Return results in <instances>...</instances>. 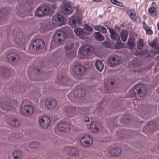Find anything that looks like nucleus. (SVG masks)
<instances>
[{"instance_id":"nucleus-47","label":"nucleus","mask_w":159,"mask_h":159,"mask_svg":"<svg viewBox=\"0 0 159 159\" xmlns=\"http://www.w3.org/2000/svg\"><path fill=\"white\" fill-rule=\"evenodd\" d=\"M76 109L74 107H70V113L72 112L75 111Z\"/></svg>"},{"instance_id":"nucleus-28","label":"nucleus","mask_w":159,"mask_h":159,"mask_svg":"<svg viewBox=\"0 0 159 159\" xmlns=\"http://www.w3.org/2000/svg\"><path fill=\"white\" fill-rule=\"evenodd\" d=\"M8 124L12 126L16 127L19 125L20 122L18 119H15L10 120Z\"/></svg>"},{"instance_id":"nucleus-41","label":"nucleus","mask_w":159,"mask_h":159,"mask_svg":"<svg viewBox=\"0 0 159 159\" xmlns=\"http://www.w3.org/2000/svg\"><path fill=\"white\" fill-rule=\"evenodd\" d=\"M137 43V48L139 50L142 49L144 46L143 41L141 39H140L138 41Z\"/></svg>"},{"instance_id":"nucleus-39","label":"nucleus","mask_w":159,"mask_h":159,"mask_svg":"<svg viewBox=\"0 0 159 159\" xmlns=\"http://www.w3.org/2000/svg\"><path fill=\"white\" fill-rule=\"evenodd\" d=\"M102 45L106 47L112 49L113 48V43H110L108 42L105 41L102 43Z\"/></svg>"},{"instance_id":"nucleus-54","label":"nucleus","mask_w":159,"mask_h":159,"mask_svg":"<svg viewBox=\"0 0 159 159\" xmlns=\"http://www.w3.org/2000/svg\"><path fill=\"white\" fill-rule=\"evenodd\" d=\"M70 14L73 12V11H71V10L72 7L70 5ZM72 11H73V10H72Z\"/></svg>"},{"instance_id":"nucleus-10","label":"nucleus","mask_w":159,"mask_h":159,"mask_svg":"<svg viewBox=\"0 0 159 159\" xmlns=\"http://www.w3.org/2000/svg\"><path fill=\"white\" fill-rule=\"evenodd\" d=\"M45 106L48 109H53L57 105V101L53 98H48L45 101Z\"/></svg>"},{"instance_id":"nucleus-57","label":"nucleus","mask_w":159,"mask_h":159,"mask_svg":"<svg viewBox=\"0 0 159 159\" xmlns=\"http://www.w3.org/2000/svg\"><path fill=\"white\" fill-rule=\"evenodd\" d=\"M110 84L111 85H112L114 84V82L113 81H111L110 83Z\"/></svg>"},{"instance_id":"nucleus-9","label":"nucleus","mask_w":159,"mask_h":159,"mask_svg":"<svg viewBox=\"0 0 159 159\" xmlns=\"http://www.w3.org/2000/svg\"><path fill=\"white\" fill-rule=\"evenodd\" d=\"M13 37L16 38L14 40L15 42L18 44L21 45L25 42V40L24 34L20 32L19 31L16 35H14Z\"/></svg>"},{"instance_id":"nucleus-61","label":"nucleus","mask_w":159,"mask_h":159,"mask_svg":"<svg viewBox=\"0 0 159 159\" xmlns=\"http://www.w3.org/2000/svg\"><path fill=\"white\" fill-rule=\"evenodd\" d=\"M68 24H70V22H68Z\"/></svg>"},{"instance_id":"nucleus-31","label":"nucleus","mask_w":159,"mask_h":159,"mask_svg":"<svg viewBox=\"0 0 159 159\" xmlns=\"http://www.w3.org/2000/svg\"><path fill=\"white\" fill-rule=\"evenodd\" d=\"M65 50L64 52V55L66 57H69L70 56V44L67 43L64 46Z\"/></svg>"},{"instance_id":"nucleus-52","label":"nucleus","mask_w":159,"mask_h":159,"mask_svg":"<svg viewBox=\"0 0 159 159\" xmlns=\"http://www.w3.org/2000/svg\"><path fill=\"white\" fill-rule=\"evenodd\" d=\"M2 17V13L1 11L0 10V20H1Z\"/></svg>"},{"instance_id":"nucleus-56","label":"nucleus","mask_w":159,"mask_h":159,"mask_svg":"<svg viewBox=\"0 0 159 159\" xmlns=\"http://www.w3.org/2000/svg\"><path fill=\"white\" fill-rule=\"evenodd\" d=\"M48 0L51 2H54L55 1H56L57 0Z\"/></svg>"},{"instance_id":"nucleus-14","label":"nucleus","mask_w":159,"mask_h":159,"mask_svg":"<svg viewBox=\"0 0 159 159\" xmlns=\"http://www.w3.org/2000/svg\"><path fill=\"white\" fill-rule=\"evenodd\" d=\"M120 62V61L119 57L116 56L111 57L109 60V63L111 66H116Z\"/></svg>"},{"instance_id":"nucleus-19","label":"nucleus","mask_w":159,"mask_h":159,"mask_svg":"<svg viewBox=\"0 0 159 159\" xmlns=\"http://www.w3.org/2000/svg\"><path fill=\"white\" fill-rule=\"evenodd\" d=\"M100 127V124L97 122L92 123L90 125V129L92 132L94 133L98 132Z\"/></svg>"},{"instance_id":"nucleus-42","label":"nucleus","mask_w":159,"mask_h":159,"mask_svg":"<svg viewBox=\"0 0 159 159\" xmlns=\"http://www.w3.org/2000/svg\"><path fill=\"white\" fill-rule=\"evenodd\" d=\"M109 1L113 4L118 6L122 7L124 6L123 4L122 3L117 0H109Z\"/></svg>"},{"instance_id":"nucleus-3","label":"nucleus","mask_w":159,"mask_h":159,"mask_svg":"<svg viewBox=\"0 0 159 159\" xmlns=\"http://www.w3.org/2000/svg\"><path fill=\"white\" fill-rule=\"evenodd\" d=\"M73 72L77 75L83 74L86 71V68L82 65H75L73 68Z\"/></svg>"},{"instance_id":"nucleus-49","label":"nucleus","mask_w":159,"mask_h":159,"mask_svg":"<svg viewBox=\"0 0 159 159\" xmlns=\"http://www.w3.org/2000/svg\"><path fill=\"white\" fill-rule=\"evenodd\" d=\"M89 119L88 117H85L84 119V121L86 122H89Z\"/></svg>"},{"instance_id":"nucleus-6","label":"nucleus","mask_w":159,"mask_h":159,"mask_svg":"<svg viewBox=\"0 0 159 159\" xmlns=\"http://www.w3.org/2000/svg\"><path fill=\"white\" fill-rule=\"evenodd\" d=\"M52 20L53 23L58 26L62 25L65 23L63 17L59 14L54 16L53 17Z\"/></svg>"},{"instance_id":"nucleus-34","label":"nucleus","mask_w":159,"mask_h":159,"mask_svg":"<svg viewBox=\"0 0 159 159\" xmlns=\"http://www.w3.org/2000/svg\"><path fill=\"white\" fill-rule=\"evenodd\" d=\"M143 28L146 31L147 34L151 35L152 34V30L145 23L143 25Z\"/></svg>"},{"instance_id":"nucleus-37","label":"nucleus","mask_w":159,"mask_h":159,"mask_svg":"<svg viewBox=\"0 0 159 159\" xmlns=\"http://www.w3.org/2000/svg\"><path fill=\"white\" fill-rule=\"evenodd\" d=\"M94 28L96 30L99 31L103 33H105L107 31L106 29L103 26L96 25L95 26Z\"/></svg>"},{"instance_id":"nucleus-53","label":"nucleus","mask_w":159,"mask_h":159,"mask_svg":"<svg viewBox=\"0 0 159 159\" xmlns=\"http://www.w3.org/2000/svg\"><path fill=\"white\" fill-rule=\"evenodd\" d=\"M92 0L94 2H99L101 1V0Z\"/></svg>"},{"instance_id":"nucleus-50","label":"nucleus","mask_w":159,"mask_h":159,"mask_svg":"<svg viewBox=\"0 0 159 159\" xmlns=\"http://www.w3.org/2000/svg\"><path fill=\"white\" fill-rule=\"evenodd\" d=\"M76 51L75 50H74L72 53L74 56H75L76 55Z\"/></svg>"},{"instance_id":"nucleus-64","label":"nucleus","mask_w":159,"mask_h":159,"mask_svg":"<svg viewBox=\"0 0 159 159\" xmlns=\"http://www.w3.org/2000/svg\"><path fill=\"white\" fill-rule=\"evenodd\" d=\"M127 119H128V120H129V119L128 118Z\"/></svg>"},{"instance_id":"nucleus-21","label":"nucleus","mask_w":159,"mask_h":159,"mask_svg":"<svg viewBox=\"0 0 159 159\" xmlns=\"http://www.w3.org/2000/svg\"><path fill=\"white\" fill-rule=\"evenodd\" d=\"M135 55L138 56H142L143 57H150L149 52L146 50L139 51L137 50L135 52Z\"/></svg>"},{"instance_id":"nucleus-30","label":"nucleus","mask_w":159,"mask_h":159,"mask_svg":"<svg viewBox=\"0 0 159 159\" xmlns=\"http://www.w3.org/2000/svg\"><path fill=\"white\" fill-rule=\"evenodd\" d=\"M124 44L120 40L119 41H117L116 42L114 47H113V48L114 49H120L124 48Z\"/></svg>"},{"instance_id":"nucleus-58","label":"nucleus","mask_w":159,"mask_h":159,"mask_svg":"<svg viewBox=\"0 0 159 159\" xmlns=\"http://www.w3.org/2000/svg\"><path fill=\"white\" fill-rule=\"evenodd\" d=\"M73 47V44H71V46H70V50H71V48Z\"/></svg>"},{"instance_id":"nucleus-46","label":"nucleus","mask_w":159,"mask_h":159,"mask_svg":"<svg viewBox=\"0 0 159 159\" xmlns=\"http://www.w3.org/2000/svg\"><path fill=\"white\" fill-rule=\"evenodd\" d=\"M70 109V107L69 106H67L66 107L64 108V111L65 112H66V113H68L69 112V110Z\"/></svg>"},{"instance_id":"nucleus-2","label":"nucleus","mask_w":159,"mask_h":159,"mask_svg":"<svg viewBox=\"0 0 159 159\" xmlns=\"http://www.w3.org/2000/svg\"><path fill=\"white\" fill-rule=\"evenodd\" d=\"M49 12V8L45 5H41L36 9L35 16L42 17L48 15Z\"/></svg>"},{"instance_id":"nucleus-20","label":"nucleus","mask_w":159,"mask_h":159,"mask_svg":"<svg viewBox=\"0 0 159 159\" xmlns=\"http://www.w3.org/2000/svg\"><path fill=\"white\" fill-rule=\"evenodd\" d=\"M150 45L151 47L154 48V49L152 50L153 53L156 54L159 53V44L154 41L151 42Z\"/></svg>"},{"instance_id":"nucleus-11","label":"nucleus","mask_w":159,"mask_h":159,"mask_svg":"<svg viewBox=\"0 0 159 159\" xmlns=\"http://www.w3.org/2000/svg\"><path fill=\"white\" fill-rule=\"evenodd\" d=\"M40 125L43 128H47L49 125L50 120L48 116H43L40 120Z\"/></svg>"},{"instance_id":"nucleus-60","label":"nucleus","mask_w":159,"mask_h":159,"mask_svg":"<svg viewBox=\"0 0 159 159\" xmlns=\"http://www.w3.org/2000/svg\"><path fill=\"white\" fill-rule=\"evenodd\" d=\"M40 69H38L37 70L38 72H39V71H40Z\"/></svg>"},{"instance_id":"nucleus-35","label":"nucleus","mask_w":159,"mask_h":159,"mask_svg":"<svg viewBox=\"0 0 159 159\" xmlns=\"http://www.w3.org/2000/svg\"><path fill=\"white\" fill-rule=\"evenodd\" d=\"M13 155L14 159H20L22 157L21 152L17 150L13 152Z\"/></svg>"},{"instance_id":"nucleus-18","label":"nucleus","mask_w":159,"mask_h":159,"mask_svg":"<svg viewBox=\"0 0 159 159\" xmlns=\"http://www.w3.org/2000/svg\"><path fill=\"white\" fill-rule=\"evenodd\" d=\"M69 8L70 4L69 3L65 2L63 3L61 7L62 12L66 15L69 14L70 13Z\"/></svg>"},{"instance_id":"nucleus-63","label":"nucleus","mask_w":159,"mask_h":159,"mask_svg":"<svg viewBox=\"0 0 159 159\" xmlns=\"http://www.w3.org/2000/svg\"><path fill=\"white\" fill-rule=\"evenodd\" d=\"M74 9H75V7H74Z\"/></svg>"},{"instance_id":"nucleus-29","label":"nucleus","mask_w":159,"mask_h":159,"mask_svg":"<svg viewBox=\"0 0 159 159\" xmlns=\"http://www.w3.org/2000/svg\"><path fill=\"white\" fill-rule=\"evenodd\" d=\"M50 25L48 24L43 23L41 25V31L43 33L48 31L50 28Z\"/></svg>"},{"instance_id":"nucleus-48","label":"nucleus","mask_w":159,"mask_h":159,"mask_svg":"<svg viewBox=\"0 0 159 159\" xmlns=\"http://www.w3.org/2000/svg\"><path fill=\"white\" fill-rule=\"evenodd\" d=\"M89 110L88 108H84V109L83 110V112L85 114H86L87 113V112H88L89 111Z\"/></svg>"},{"instance_id":"nucleus-5","label":"nucleus","mask_w":159,"mask_h":159,"mask_svg":"<svg viewBox=\"0 0 159 159\" xmlns=\"http://www.w3.org/2000/svg\"><path fill=\"white\" fill-rule=\"evenodd\" d=\"M93 50L92 47L88 45H84L81 48L80 52L83 56H88L92 53Z\"/></svg>"},{"instance_id":"nucleus-4","label":"nucleus","mask_w":159,"mask_h":159,"mask_svg":"<svg viewBox=\"0 0 159 159\" xmlns=\"http://www.w3.org/2000/svg\"><path fill=\"white\" fill-rule=\"evenodd\" d=\"M134 91L137 92L138 95L140 97H143L146 94L147 90L146 87L143 85H139L136 86Z\"/></svg>"},{"instance_id":"nucleus-40","label":"nucleus","mask_w":159,"mask_h":159,"mask_svg":"<svg viewBox=\"0 0 159 159\" xmlns=\"http://www.w3.org/2000/svg\"><path fill=\"white\" fill-rule=\"evenodd\" d=\"M80 22V18L77 16H74L73 19L72 21V23L73 24V25H72V26H75V24L76 23L79 24Z\"/></svg>"},{"instance_id":"nucleus-25","label":"nucleus","mask_w":159,"mask_h":159,"mask_svg":"<svg viewBox=\"0 0 159 159\" xmlns=\"http://www.w3.org/2000/svg\"><path fill=\"white\" fill-rule=\"evenodd\" d=\"M7 58L10 61H14L15 60L17 61L19 59V57L16 53H11L8 54Z\"/></svg>"},{"instance_id":"nucleus-26","label":"nucleus","mask_w":159,"mask_h":159,"mask_svg":"<svg viewBox=\"0 0 159 159\" xmlns=\"http://www.w3.org/2000/svg\"><path fill=\"white\" fill-rule=\"evenodd\" d=\"M95 66L98 70L102 71L104 68V65L102 62L100 60H97L95 63Z\"/></svg>"},{"instance_id":"nucleus-33","label":"nucleus","mask_w":159,"mask_h":159,"mask_svg":"<svg viewBox=\"0 0 159 159\" xmlns=\"http://www.w3.org/2000/svg\"><path fill=\"white\" fill-rule=\"evenodd\" d=\"M128 36V32L126 30H123L121 33V37L124 42L126 41Z\"/></svg>"},{"instance_id":"nucleus-15","label":"nucleus","mask_w":159,"mask_h":159,"mask_svg":"<svg viewBox=\"0 0 159 159\" xmlns=\"http://www.w3.org/2000/svg\"><path fill=\"white\" fill-rule=\"evenodd\" d=\"M121 152V149L118 147L114 148L108 151L109 154L112 156H118L120 154Z\"/></svg>"},{"instance_id":"nucleus-1","label":"nucleus","mask_w":159,"mask_h":159,"mask_svg":"<svg viewBox=\"0 0 159 159\" xmlns=\"http://www.w3.org/2000/svg\"><path fill=\"white\" fill-rule=\"evenodd\" d=\"M66 37L65 33L62 31H57L55 32L53 35L52 42L51 45V48H54L56 46H54L53 43H60L63 41Z\"/></svg>"},{"instance_id":"nucleus-36","label":"nucleus","mask_w":159,"mask_h":159,"mask_svg":"<svg viewBox=\"0 0 159 159\" xmlns=\"http://www.w3.org/2000/svg\"><path fill=\"white\" fill-rule=\"evenodd\" d=\"M156 127V124L155 122H149L147 125V128H148V130H154Z\"/></svg>"},{"instance_id":"nucleus-16","label":"nucleus","mask_w":159,"mask_h":159,"mask_svg":"<svg viewBox=\"0 0 159 159\" xmlns=\"http://www.w3.org/2000/svg\"><path fill=\"white\" fill-rule=\"evenodd\" d=\"M33 107L30 105L25 106L22 110V112L25 114L30 115L33 112Z\"/></svg>"},{"instance_id":"nucleus-13","label":"nucleus","mask_w":159,"mask_h":159,"mask_svg":"<svg viewBox=\"0 0 159 159\" xmlns=\"http://www.w3.org/2000/svg\"><path fill=\"white\" fill-rule=\"evenodd\" d=\"M75 33L76 36L81 39H83L86 34V32L83 29L79 28H76L74 29Z\"/></svg>"},{"instance_id":"nucleus-44","label":"nucleus","mask_w":159,"mask_h":159,"mask_svg":"<svg viewBox=\"0 0 159 159\" xmlns=\"http://www.w3.org/2000/svg\"><path fill=\"white\" fill-rule=\"evenodd\" d=\"M84 27L86 30L90 32H93V30L92 28L89 26L87 24H85L84 25Z\"/></svg>"},{"instance_id":"nucleus-45","label":"nucleus","mask_w":159,"mask_h":159,"mask_svg":"<svg viewBox=\"0 0 159 159\" xmlns=\"http://www.w3.org/2000/svg\"><path fill=\"white\" fill-rule=\"evenodd\" d=\"M29 146L30 148H34L37 147L39 146V144L37 142H33L30 143Z\"/></svg>"},{"instance_id":"nucleus-23","label":"nucleus","mask_w":159,"mask_h":159,"mask_svg":"<svg viewBox=\"0 0 159 159\" xmlns=\"http://www.w3.org/2000/svg\"><path fill=\"white\" fill-rule=\"evenodd\" d=\"M109 31L111 34V39L114 40H117V39H120V37H118L117 33L113 29L110 28Z\"/></svg>"},{"instance_id":"nucleus-22","label":"nucleus","mask_w":159,"mask_h":159,"mask_svg":"<svg viewBox=\"0 0 159 159\" xmlns=\"http://www.w3.org/2000/svg\"><path fill=\"white\" fill-rule=\"evenodd\" d=\"M0 106L2 109L6 110H11L13 108L9 103L5 101H3L1 103H0Z\"/></svg>"},{"instance_id":"nucleus-55","label":"nucleus","mask_w":159,"mask_h":159,"mask_svg":"<svg viewBox=\"0 0 159 159\" xmlns=\"http://www.w3.org/2000/svg\"><path fill=\"white\" fill-rule=\"evenodd\" d=\"M157 27L158 29L159 30V22H158L157 23Z\"/></svg>"},{"instance_id":"nucleus-51","label":"nucleus","mask_w":159,"mask_h":159,"mask_svg":"<svg viewBox=\"0 0 159 159\" xmlns=\"http://www.w3.org/2000/svg\"><path fill=\"white\" fill-rule=\"evenodd\" d=\"M152 6H154L155 5L156 6V3L155 2H153L152 3Z\"/></svg>"},{"instance_id":"nucleus-62","label":"nucleus","mask_w":159,"mask_h":159,"mask_svg":"<svg viewBox=\"0 0 159 159\" xmlns=\"http://www.w3.org/2000/svg\"><path fill=\"white\" fill-rule=\"evenodd\" d=\"M71 53L70 52V57H71Z\"/></svg>"},{"instance_id":"nucleus-8","label":"nucleus","mask_w":159,"mask_h":159,"mask_svg":"<svg viewBox=\"0 0 159 159\" xmlns=\"http://www.w3.org/2000/svg\"><path fill=\"white\" fill-rule=\"evenodd\" d=\"M80 141L82 146L84 147L90 146L93 142L92 138L89 135H85L82 137Z\"/></svg>"},{"instance_id":"nucleus-32","label":"nucleus","mask_w":159,"mask_h":159,"mask_svg":"<svg viewBox=\"0 0 159 159\" xmlns=\"http://www.w3.org/2000/svg\"><path fill=\"white\" fill-rule=\"evenodd\" d=\"M94 36L95 39L98 41H102L104 39V38L99 32H96L94 34Z\"/></svg>"},{"instance_id":"nucleus-38","label":"nucleus","mask_w":159,"mask_h":159,"mask_svg":"<svg viewBox=\"0 0 159 159\" xmlns=\"http://www.w3.org/2000/svg\"><path fill=\"white\" fill-rule=\"evenodd\" d=\"M128 14L133 20L135 21L136 20V18L135 12L134 10L132 9L129 11Z\"/></svg>"},{"instance_id":"nucleus-7","label":"nucleus","mask_w":159,"mask_h":159,"mask_svg":"<svg viewBox=\"0 0 159 159\" xmlns=\"http://www.w3.org/2000/svg\"><path fill=\"white\" fill-rule=\"evenodd\" d=\"M45 44L44 41L40 39H38L34 41L32 43V47L36 50H39L43 48Z\"/></svg>"},{"instance_id":"nucleus-12","label":"nucleus","mask_w":159,"mask_h":159,"mask_svg":"<svg viewBox=\"0 0 159 159\" xmlns=\"http://www.w3.org/2000/svg\"><path fill=\"white\" fill-rule=\"evenodd\" d=\"M57 129L59 131L67 132L70 129L69 125L66 122H61L57 125Z\"/></svg>"},{"instance_id":"nucleus-17","label":"nucleus","mask_w":159,"mask_h":159,"mask_svg":"<svg viewBox=\"0 0 159 159\" xmlns=\"http://www.w3.org/2000/svg\"><path fill=\"white\" fill-rule=\"evenodd\" d=\"M85 90L84 89H77L75 92L74 97L76 98H80L85 95Z\"/></svg>"},{"instance_id":"nucleus-43","label":"nucleus","mask_w":159,"mask_h":159,"mask_svg":"<svg viewBox=\"0 0 159 159\" xmlns=\"http://www.w3.org/2000/svg\"><path fill=\"white\" fill-rule=\"evenodd\" d=\"M78 154V152L77 149L70 147V154L72 156H76Z\"/></svg>"},{"instance_id":"nucleus-24","label":"nucleus","mask_w":159,"mask_h":159,"mask_svg":"<svg viewBox=\"0 0 159 159\" xmlns=\"http://www.w3.org/2000/svg\"><path fill=\"white\" fill-rule=\"evenodd\" d=\"M148 12L149 14L152 17L156 16L157 14L158 11L157 9L154 7H150L148 10Z\"/></svg>"},{"instance_id":"nucleus-59","label":"nucleus","mask_w":159,"mask_h":159,"mask_svg":"<svg viewBox=\"0 0 159 159\" xmlns=\"http://www.w3.org/2000/svg\"><path fill=\"white\" fill-rule=\"evenodd\" d=\"M21 14L20 13L19 14V15L23 17V16H22L21 15Z\"/></svg>"},{"instance_id":"nucleus-27","label":"nucleus","mask_w":159,"mask_h":159,"mask_svg":"<svg viewBox=\"0 0 159 159\" xmlns=\"http://www.w3.org/2000/svg\"><path fill=\"white\" fill-rule=\"evenodd\" d=\"M135 39L133 38H129L127 41L128 48L130 49H133L135 46Z\"/></svg>"}]
</instances>
